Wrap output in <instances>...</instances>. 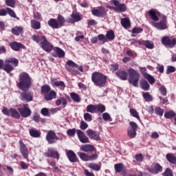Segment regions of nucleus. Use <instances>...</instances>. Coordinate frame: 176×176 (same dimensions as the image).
<instances>
[{"label": "nucleus", "instance_id": "obj_44", "mask_svg": "<svg viewBox=\"0 0 176 176\" xmlns=\"http://www.w3.org/2000/svg\"><path fill=\"white\" fill-rule=\"evenodd\" d=\"M72 18L75 22L80 21V20H82V16H80V14L78 12H73L72 14Z\"/></svg>", "mask_w": 176, "mask_h": 176}, {"label": "nucleus", "instance_id": "obj_54", "mask_svg": "<svg viewBox=\"0 0 176 176\" xmlns=\"http://www.w3.org/2000/svg\"><path fill=\"white\" fill-rule=\"evenodd\" d=\"M98 157V155H97V153L88 155V162H93L94 160H97Z\"/></svg>", "mask_w": 176, "mask_h": 176}, {"label": "nucleus", "instance_id": "obj_55", "mask_svg": "<svg viewBox=\"0 0 176 176\" xmlns=\"http://www.w3.org/2000/svg\"><path fill=\"white\" fill-rule=\"evenodd\" d=\"M67 65L69 67H71L72 68H78V64L75 63V62H74V61H72L71 60H67Z\"/></svg>", "mask_w": 176, "mask_h": 176}, {"label": "nucleus", "instance_id": "obj_60", "mask_svg": "<svg viewBox=\"0 0 176 176\" xmlns=\"http://www.w3.org/2000/svg\"><path fill=\"white\" fill-rule=\"evenodd\" d=\"M89 125L85 121L80 122V129H81V130H86V129H87Z\"/></svg>", "mask_w": 176, "mask_h": 176}, {"label": "nucleus", "instance_id": "obj_24", "mask_svg": "<svg viewBox=\"0 0 176 176\" xmlns=\"http://www.w3.org/2000/svg\"><path fill=\"white\" fill-rule=\"evenodd\" d=\"M57 96V94L54 91H51L50 92L47 93V94L44 95V98L46 101H52L54 98H56Z\"/></svg>", "mask_w": 176, "mask_h": 176}, {"label": "nucleus", "instance_id": "obj_31", "mask_svg": "<svg viewBox=\"0 0 176 176\" xmlns=\"http://www.w3.org/2000/svg\"><path fill=\"white\" fill-rule=\"evenodd\" d=\"M54 52L59 58H63L65 56V52H64V50L58 47L54 48Z\"/></svg>", "mask_w": 176, "mask_h": 176}, {"label": "nucleus", "instance_id": "obj_11", "mask_svg": "<svg viewBox=\"0 0 176 176\" xmlns=\"http://www.w3.org/2000/svg\"><path fill=\"white\" fill-rule=\"evenodd\" d=\"M18 111L22 118H28V116H31V113H32V111L28 107V104H23V107L18 108Z\"/></svg>", "mask_w": 176, "mask_h": 176}, {"label": "nucleus", "instance_id": "obj_26", "mask_svg": "<svg viewBox=\"0 0 176 176\" xmlns=\"http://www.w3.org/2000/svg\"><path fill=\"white\" fill-rule=\"evenodd\" d=\"M138 43H139V45H144V46L146 47H147V49H153L154 47V44L153 42L152 41H138Z\"/></svg>", "mask_w": 176, "mask_h": 176}, {"label": "nucleus", "instance_id": "obj_1", "mask_svg": "<svg viewBox=\"0 0 176 176\" xmlns=\"http://www.w3.org/2000/svg\"><path fill=\"white\" fill-rule=\"evenodd\" d=\"M32 85V79H31L28 74L22 73L19 75V82L17 83V86L20 90L27 91V90L30 89Z\"/></svg>", "mask_w": 176, "mask_h": 176}, {"label": "nucleus", "instance_id": "obj_6", "mask_svg": "<svg viewBox=\"0 0 176 176\" xmlns=\"http://www.w3.org/2000/svg\"><path fill=\"white\" fill-rule=\"evenodd\" d=\"M152 25L155 27L157 30L160 31H163L164 30H167L168 26L167 25V16L162 15V20L160 22H153Z\"/></svg>", "mask_w": 176, "mask_h": 176}, {"label": "nucleus", "instance_id": "obj_12", "mask_svg": "<svg viewBox=\"0 0 176 176\" xmlns=\"http://www.w3.org/2000/svg\"><path fill=\"white\" fill-rule=\"evenodd\" d=\"M45 138L48 144H56V141L60 140L57 135H56V132L53 131H49Z\"/></svg>", "mask_w": 176, "mask_h": 176}, {"label": "nucleus", "instance_id": "obj_3", "mask_svg": "<svg viewBox=\"0 0 176 176\" xmlns=\"http://www.w3.org/2000/svg\"><path fill=\"white\" fill-rule=\"evenodd\" d=\"M10 64L13 65L14 67H17L19 65V60L16 58H8L5 60V64L3 69L7 72V74H10L12 71L14 70V67H13Z\"/></svg>", "mask_w": 176, "mask_h": 176}, {"label": "nucleus", "instance_id": "obj_7", "mask_svg": "<svg viewBox=\"0 0 176 176\" xmlns=\"http://www.w3.org/2000/svg\"><path fill=\"white\" fill-rule=\"evenodd\" d=\"M87 112H90V113H96L97 112H105V106L102 104L93 105L89 104L87 107Z\"/></svg>", "mask_w": 176, "mask_h": 176}, {"label": "nucleus", "instance_id": "obj_27", "mask_svg": "<svg viewBox=\"0 0 176 176\" xmlns=\"http://www.w3.org/2000/svg\"><path fill=\"white\" fill-rule=\"evenodd\" d=\"M117 76H119L121 80H127V72L124 70H118L116 73Z\"/></svg>", "mask_w": 176, "mask_h": 176}, {"label": "nucleus", "instance_id": "obj_16", "mask_svg": "<svg viewBox=\"0 0 176 176\" xmlns=\"http://www.w3.org/2000/svg\"><path fill=\"white\" fill-rule=\"evenodd\" d=\"M20 144V152L23 156L24 159L28 158V149L27 148V146L25 145V144L23 142V140H19Z\"/></svg>", "mask_w": 176, "mask_h": 176}, {"label": "nucleus", "instance_id": "obj_49", "mask_svg": "<svg viewBox=\"0 0 176 176\" xmlns=\"http://www.w3.org/2000/svg\"><path fill=\"white\" fill-rule=\"evenodd\" d=\"M130 113L133 116V118H136L138 120H140V115L138 114V111L134 109H130Z\"/></svg>", "mask_w": 176, "mask_h": 176}, {"label": "nucleus", "instance_id": "obj_19", "mask_svg": "<svg viewBox=\"0 0 176 176\" xmlns=\"http://www.w3.org/2000/svg\"><path fill=\"white\" fill-rule=\"evenodd\" d=\"M148 170L151 174H159V173L163 171V167L157 163L154 165L153 168H150Z\"/></svg>", "mask_w": 176, "mask_h": 176}, {"label": "nucleus", "instance_id": "obj_64", "mask_svg": "<svg viewBox=\"0 0 176 176\" xmlns=\"http://www.w3.org/2000/svg\"><path fill=\"white\" fill-rule=\"evenodd\" d=\"M135 157L137 162H142L144 160V155L142 154L135 155Z\"/></svg>", "mask_w": 176, "mask_h": 176}, {"label": "nucleus", "instance_id": "obj_20", "mask_svg": "<svg viewBox=\"0 0 176 176\" xmlns=\"http://www.w3.org/2000/svg\"><path fill=\"white\" fill-rule=\"evenodd\" d=\"M45 156H47V157H54L57 160L60 159V154H58V152L54 151L52 148L48 149V152L45 153Z\"/></svg>", "mask_w": 176, "mask_h": 176}, {"label": "nucleus", "instance_id": "obj_50", "mask_svg": "<svg viewBox=\"0 0 176 176\" xmlns=\"http://www.w3.org/2000/svg\"><path fill=\"white\" fill-rule=\"evenodd\" d=\"M65 23V19L61 15L58 16V24L59 25V27L61 28L64 25V23Z\"/></svg>", "mask_w": 176, "mask_h": 176}, {"label": "nucleus", "instance_id": "obj_42", "mask_svg": "<svg viewBox=\"0 0 176 176\" xmlns=\"http://www.w3.org/2000/svg\"><path fill=\"white\" fill-rule=\"evenodd\" d=\"M106 38L109 41H113L115 39V33L113 30H109L106 34Z\"/></svg>", "mask_w": 176, "mask_h": 176}, {"label": "nucleus", "instance_id": "obj_9", "mask_svg": "<svg viewBox=\"0 0 176 176\" xmlns=\"http://www.w3.org/2000/svg\"><path fill=\"white\" fill-rule=\"evenodd\" d=\"M130 126L128 128L127 134L130 138H135L137 135V130H138V125L134 122H130Z\"/></svg>", "mask_w": 176, "mask_h": 176}, {"label": "nucleus", "instance_id": "obj_58", "mask_svg": "<svg viewBox=\"0 0 176 176\" xmlns=\"http://www.w3.org/2000/svg\"><path fill=\"white\" fill-rule=\"evenodd\" d=\"M102 118H103L104 120H106V121L109 120L110 122L112 121V118H111V115H109V113H104L102 114Z\"/></svg>", "mask_w": 176, "mask_h": 176}, {"label": "nucleus", "instance_id": "obj_10", "mask_svg": "<svg viewBox=\"0 0 176 176\" xmlns=\"http://www.w3.org/2000/svg\"><path fill=\"white\" fill-rule=\"evenodd\" d=\"M111 2L116 7H109L110 9H113V10H116V12H126V10L127 9V8L126 7V4H120V3H119V1L118 0H112Z\"/></svg>", "mask_w": 176, "mask_h": 176}, {"label": "nucleus", "instance_id": "obj_51", "mask_svg": "<svg viewBox=\"0 0 176 176\" xmlns=\"http://www.w3.org/2000/svg\"><path fill=\"white\" fill-rule=\"evenodd\" d=\"M76 133V129L74 128V129H69L67 130V135H69V137H75V134Z\"/></svg>", "mask_w": 176, "mask_h": 176}, {"label": "nucleus", "instance_id": "obj_46", "mask_svg": "<svg viewBox=\"0 0 176 176\" xmlns=\"http://www.w3.org/2000/svg\"><path fill=\"white\" fill-rule=\"evenodd\" d=\"M78 155L83 162H89V155L85 153H78Z\"/></svg>", "mask_w": 176, "mask_h": 176}, {"label": "nucleus", "instance_id": "obj_62", "mask_svg": "<svg viewBox=\"0 0 176 176\" xmlns=\"http://www.w3.org/2000/svg\"><path fill=\"white\" fill-rule=\"evenodd\" d=\"M173 72H175V67L174 66H168L167 67L166 74L168 75V74H171Z\"/></svg>", "mask_w": 176, "mask_h": 176}, {"label": "nucleus", "instance_id": "obj_36", "mask_svg": "<svg viewBox=\"0 0 176 176\" xmlns=\"http://www.w3.org/2000/svg\"><path fill=\"white\" fill-rule=\"evenodd\" d=\"M166 159L169 163L172 164H175L176 163V158L173 153H168L166 154Z\"/></svg>", "mask_w": 176, "mask_h": 176}, {"label": "nucleus", "instance_id": "obj_34", "mask_svg": "<svg viewBox=\"0 0 176 176\" xmlns=\"http://www.w3.org/2000/svg\"><path fill=\"white\" fill-rule=\"evenodd\" d=\"M30 135L34 138H38L41 137V131L32 129L29 131Z\"/></svg>", "mask_w": 176, "mask_h": 176}, {"label": "nucleus", "instance_id": "obj_29", "mask_svg": "<svg viewBox=\"0 0 176 176\" xmlns=\"http://www.w3.org/2000/svg\"><path fill=\"white\" fill-rule=\"evenodd\" d=\"M67 99L63 97H60L56 100V104L58 107H59V105H63V107L65 108V107H67Z\"/></svg>", "mask_w": 176, "mask_h": 176}, {"label": "nucleus", "instance_id": "obj_13", "mask_svg": "<svg viewBox=\"0 0 176 176\" xmlns=\"http://www.w3.org/2000/svg\"><path fill=\"white\" fill-rule=\"evenodd\" d=\"M162 43L166 47H174L176 45V38L171 39L170 36H164L162 39Z\"/></svg>", "mask_w": 176, "mask_h": 176}, {"label": "nucleus", "instance_id": "obj_33", "mask_svg": "<svg viewBox=\"0 0 176 176\" xmlns=\"http://www.w3.org/2000/svg\"><path fill=\"white\" fill-rule=\"evenodd\" d=\"M121 25L124 28H129L131 23H130V19L129 18H124L121 19Z\"/></svg>", "mask_w": 176, "mask_h": 176}, {"label": "nucleus", "instance_id": "obj_8", "mask_svg": "<svg viewBox=\"0 0 176 176\" xmlns=\"http://www.w3.org/2000/svg\"><path fill=\"white\" fill-rule=\"evenodd\" d=\"M1 111L3 115L11 116V118H14V119H20V113L13 108L8 109V108L3 107Z\"/></svg>", "mask_w": 176, "mask_h": 176}, {"label": "nucleus", "instance_id": "obj_53", "mask_svg": "<svg viewBox=\"0 0 176 176\" xmlns=\"http://www.w3.org/2000/svg\"><path fill=\"white\" fill-rule=\"evenodd\" d=\"M155 111L159 116H163V113H164V110L160 107H156Z\"/></svg>", "mask_w": 176, "mask_h": 176}, {"label": "nucleus", "instance_id": "obj_48", "mask_svg": "<svg viewBox=\"0 0 176 176\" xmlns=\"http://www.w3.org/2000/svg\"><path fill=\"white\" fill-rule=\"evenodd\" d=\"M116 173H122L123 170V164H116L114 165Z\"/></svg>", "mask_w": 176, "mask_h": 176}, {"label": "nucleus", "instance_id": "obj_57", "mask_svg": "<svg viewBox=\"0 0 176 176\" xmlns=\"http://www.w3.org/2000/svg\"><path fill=\"white\" fill-rule=\"evenodd\" d=\"M98 41H102L103 43H105V42H108L107 37L104 34H99L98 36Z\"/></svg>", "mask_w": 176, "mask_h": 176}, {"label": "nucleus", "instance_id": "obj_63", "mask_svg": "<svg viewBox=\"0 0 176 176\" xmlns=\"http://www.w3.org/2000/svg\"><path fill=\"white\" fill-rule=\"evenodd\" d=\"M41 113H42L43 116H49V109L47 108H43L41 111Z\"/></svg>", "mask_w": 176, "mask_h": 176}, {"label": "nucleus", "instance_id": "obj_41", "mask_svg": "<svg viewBox=\"0 0 176 176\" xmlns=\"http://www.w3.org/2000/svg\"><path fill=\"white\" fill-rule=\"evenodd\" d=\"M142 96L145 101L147 102H151V101H153V98H152V95L149 94V92H143Z\"/></svg>", "mask_w": 176, "mask_h": 176}, {"label": "nucleus", "instance_id": "obj_56", "mask_svg": "<svg viewBox=\"0 0 176 176\" xmlns=\"http://www.w3.org/2000/svg\"><path fill=\"white\" fill-rule=\"evenodd\" d=\"M84 119H85V120H86V122H91L93 118L90 113H85L84 114Z\"/></svg>", "mask_w": 176, "mask_h": 176}, {"label": "nucleus", "instance_id": "obj_15", "mask_svg": "<svg viewBox=\"0 0 176 176\" xmlns=\"http://www.w3.org/2000/svg\"><path fill=\"white\" fill-rule=\"evenodd\" d=\"M77 135L78 138L80 140V142H81L82 144H89V142H90L89 138L86 136V135H85V133L81 130L77 131Z\"/></svg>", "mask_w": 176, "mask_h": 176}, {"label": "nucleus", "instance_id": "obj_2", "mask_svg": "<svg viewBox=\"0 0 176 176\" xmlns=\"http://www.w3.org/2000/svg\"><path fill=\"white\" fill-rule=\"evenodd\" d=\"M32 40L36 43H39L41 47L45 52L50 53L53 50V45L47 41V39L44 36H32Z\"/></svg>", "mask_w": 176, "mask_h": 176}, {"label": "nucleus", "instance_id": "obj_21", "mask_svg": "<svg viewBox=\"0 0 176 176\" xmlns=\"http://www.w3.org/2000/svg\"><path fill=\"white\" fill-rule=\"evenodd\" d=\"M69 162L72 163H76L78 162V157H76V154L72 150H69L66 153Z\"/></svg>", "mask_w": 176, "mask_h": 176}, {"label": "nucleus", "instance_id": "obj_25", "mask_svg": "<svg viewBox=\"0 0 176 176\" xmlns=\"http://www.w3.org/2000/svg\"><path fill=\"white\" fill-rule=\"evenodd\" d=\"M48 25L51 27V28H54L57 30L60 28V25H58V22L55 19H51L48 21Z\"/></svg>", "mask_w": 176, "mask_h": 176}, {"label": "nucleus", "instance_id": "obj_22", "mask_svg": "<svg viewBox=\"0 0 176 176\" xmlns=\"http://www.w3.org/2000/svg\"><path fill=\"white\" fill-rule=\"evenodd\" d=\"M80 151H82V152H94L96 147L91 144H84L81 146Z\"/></svg>", "mask_w": 176, "mask_h": 176}, {"label": "nucleus", "instance_id": "obj_18", "mask_svg": "<svg viewBox=\"0 0 176 176\" xmlns=\"http://www.w3.org/2000/svg\"><path fill=\"white\" fill-rule=\"evenodd\" d=\"M20 94L21 101H27L28 102L32 101L33 96L30 92L23 91Z\"/></svg>", "mask_w": 176, "mask_h": 176}, {"label": "nucleus", "instance_id": "obj_61", "mask_svg": "<svg viewBox=\"0 0 176 176\" xmlns=\"http://www.w3.org/2000/svg\"><path fill=\"white\" fill-rule=\"evenodd\" d=\"M67 71L68 72H70V74H72L73 75H78L79 74V72L76 69H71L69 67H66Z\"/></svg>", "mask_w": 176, "mask_h": 176}, {"label": "nucleus", "instance_id": "obj_40", "mask_svg": "<svg viewBox=\"0 0 176 176\" xmlns=\"http://www.w3.org/2000/svg\"><path fill=\"white\" fill-rule=\"evenodd\" d=\"M12 34L14 35H20V34H23V28L21 27H15L11 30Z\"/></svg>", "mask_w": 176, "mask_h": 176}, {"label": "nucleus", "instance_id": "obj_47", "mask_svg": "<svg viewBox=\"0 0 176 176\" xmlns=\"http://www.w3.org/2000/svg\"><path fill=\"white\" fill-rule=\"evenodd\" d=\"M70 96L74 102H80V97H79V95L76 93H72L70 94Z\"/></svg>", "mask_w": 176, "mask_h": 176}, {"label": "nucleus", "instance_id": "obj_23", "mask_svg": "<svg viewBox=\"0 0 176 176\" xmlns=\"http://www.w3.org/2000/svg\"><path fill=\"white\" fill-rule=\"evenodd\" d=\"M10 46L12 50H14L15 52H19L20 49H24L25 47L23 44L19 43L17 42H13L10 44Z\"/></svg>", "mask_w": 176, "mask_h": 176}, {"label": "nucleus", "instance_id": "obj_17", "mask_svg": "<svg viewBox=\"0 0 176 176\" xmlns=\"http://www.w3.org/2000/svg\"><path fill=\"white\" fill-rule=\"evenodd\" d=\"M87 134L91 140H95V141H101L100 135H98L97 133H96V131L93 129L87 130Z\"/></svg>", "mask_w": 176, "mask_h": 176}, {"label": "nucleus", "instance_id": "obj_5", "mask_svg": "<svg viewBox=\"0 0 176 176\" xmlns=\"http://www.w3.org/2000/svg\"><path fill=\"white\" fill-rule=\"evenodd\" d=\"M127 72L129 74V82L133 85L134 87H138V81L140 80V73L135 69L131 68L128 69Z\"/></svg>", "mask_w": 176, "mask_h": 176}, {"label": "nucleus", "instance_id": "obj_35", "mask_svg": "<svg viewBox=\"0 0 176 176\" xmlns=\"http://www.w3.org/2000/svg\"><path fill=\"white\" fill-rule=\"evenodd\" d=\"M140 87L142 89V90H144V91H148L151 87V85H149V83L147 82L146 80H142L140 82Z\"/></svg>", "mask_w": 176, "mask_h": 176}, {"label": "nucleus", "instance_id": "obj_30", "mask_svg": "<svg viewBox=\"0 0 176 176\" xmlns=\"http://www.w3.org/2000/svg\"><path fill=\"white\" fill-rule=\"evenodd\" d=\"M143 76L145 79H146L148 82V83H150V85H153V83H155V82H156V79H155L153 78V76H151V74H147V73H144L143 74Z\"/></svg>", "mask_w": 176, "mask_h": 176}, {"label": "nucleus", "instance_id": "obj_28", "mask_svg": "<svg viewBox=\"0 0 176 176\" xmlns=\"http://www.w3.org/2000/svg\"><path fill=\"white\" fill-rule=\"evenodd\" d=\"M51 83L54 87H62V89H65V83L64 81H54L52 80Z\"/></svg>", "mask_w": 176, "mask_h": 176}, {"label": "nucleus", "instance_id": "obj_39", "mask_svg": "<svg viewBox=\"0 0 176 176\" xmlns=\"http://www.w3.org/2000/svg\"><path fill=\"white\" fill-rule=\"evenodd\" d=\"M31 27L34 30H40L41 28V22L35 20L31 21Z\"/></svg>", "mask_w": 176, "mask_h": 176}, {"label": "nucleus", "instance_id": "obj_37", "mask_svg": "<svg viewBox=\"0 0 176 176\" xmlns=\"http://www.w3.org/2000/svg\"><path fill=\"white\" fill-rule=\"evenodd\" d=\"M175 112L172 110L168 111L164 113V118H166V119H173V118H175Z\"/></svg>", "mask_w": 176, "mask_h": 176}, {"label": "nucleus", "instance_id": "obj_4", "mask_svg": "<svg viewBox=\"0 0 176 176\" xmlns=\"http://www.w3.org/2000/svg\"><path fill=\"white\" fill-rule=\"evenodd\" d=\"M91 80L96 86H104L107 83V76L102 74L94 72L92 74Z\"/></svg>", "mask_w": 176, "mask_h": 176}, {"label": "nucleus", "instance_id": "obj_43", "mask_svg": "<svg viewBox=\"0 0 176 176\" xmlns=\"http://www.w3.org/2000/svg\"><path fill=\"white\" fill-rule=\"evenodd\" d=\"M52 91L50 86L47 85H44L42 87H41V93H43V94H44V96H45V94H47V93L50 92Z\"/></svg>", "mask_w": 176, "mask_h": 176}, {"label": "nucleus", "instance_id": "obj_59", "mask_svg": "<svg viewBox=\"0 0 176 176\" xmlns=\"http://www.w3.org/2000/svg\"><path fill=\"white\" fill-rule=\"evenodd\" d=\"M163 176H173V170L167 168L164 173L162 174Z\"/></svg>", "mask_w": 176, "mask_h": 176}, {"label": "nucleus", "instance_id": "obj_38", "mask_svg": "<svg viewBox=\"0 0 176 176\" xmlns=\"http://www.w3.org/2000/svg\"><path fill=\"white\" fill-rule=\"evenodd\" d=\"M148 15L150 16V19L154 21H157L159 20V17L156 15V12L153 10L148 11Z\"/></svg>", "mask_w": 176, "mask_h": 176}, {"label": "nucleus", "instance_id": "obj_45", "mask_svg": "<svg viewBox=\"0 0 176 176\" xmlns=\"http://www.w3.org/2000/svg\"><path fill=\"white\" fill-rule=\"evenodd\" d=\"M6 10L10 17H13L14 19H17L19 20V18L16 16V13L13 10H12V8H6Z\"/></svg>", "mask_w": 176, "mask_h": 176}, {"label": "nucleus", "instance_id": "obj_14", "mask_svg": "<svg viewBox=\"0 0 176 176\" xmlns=\"http://www.w3.org/2000/svg\"><path fill=\"white\" fill-rule=\"evenodd\" d=\"M91 13L94 16H96V17H105V14H107V12H105V8H104V7L94 8L91 10Z\"/></svg>", "mask_w": 176, "mask_h": 176}, {"label": "nucleus", "instance_id": "obj_32", "mask_svg": "<svg viewBox=\"0 0 176 176\" xmlns=\"http://www.w3.org/2000/svg\"><path fill=\"white\" fill-rule=\"evenodd\" d=\"M88 167L94 171H100L101 170V164L91 163Z\"/></svg>", "mask_w": 176, "mask_h": 176}, {"label": "nucleus", "instance_id": "obj_52", "mask_svg": "<svg viewBox=\"0 0 176 176\" xmlns=\"http://www.w3.org/2000/svg\"><path fill=\"white\" fill-rule=\"evenodd\" d=\"M6 5H7V6H10V8H14V6L16 5V1L6 0Z\"/></svg>", "mask_w": 176, "mask_h": 176}]
</instances>
